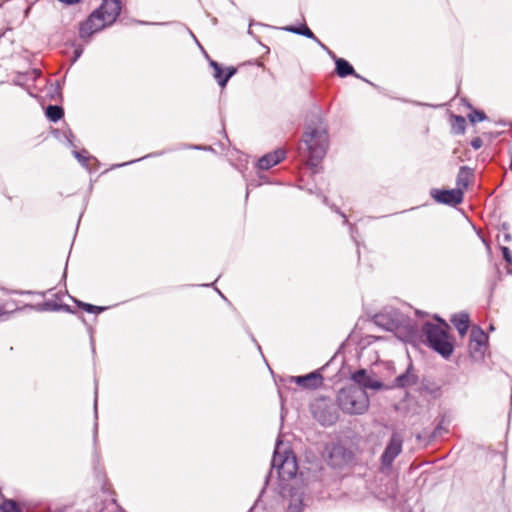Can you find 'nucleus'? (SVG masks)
Listing matches in <instances>:
<instances>
[{
  "mask_svg": "<svg viewBox=\"0 0 512 512\" xmlns=\"http://www.w3.org/2000/svg\"><path fill=\"white\" fill-rule=\"evenodd\" d=\"M210 66L214 69L213 77L221 87H225L229 79L236 73V68L229 67L224 73L221 65L214 61H210Z\"/></svg>",
  "mask_w": 512,
  "mask_h": 512,
  "instance_id": "f3484780",
  "label": "nucleus"
},
{
  "mask_svg": "<svg viewBox=\"0 0 512 512\" xmlns=\"http://www.w3.org/2000/svg\"><path fill=\"white\" fill-rule=\"evenodd\" d=\"M464 192L460 188L451 190L432 189L431 197L438 203L456 206L463 201Z\"/></svg>",
  "mask_w": 512,
  "mask_h": 512,
  "instance_id": "9b49d317",
  "label": "nucleus"
},
{
  "mask_svg": "<svg viewBox=\"0 0 512 512\" xmlns=\"http://www.w3.org/2000/svg\"><path fill=\"white\" fill-rule=\"evenodd\" d=\"M286 152L283 149H276L273 152H269L262 156L257 162V168L259 170H268L271 167L279 164L284 160Z\"/></svg>",
  "mask_w": 512,
  "mask_h": 512,
  "instance_id": "4468645a",
  "label": "nucleus"
},
{
  "mask_svg": "<svg viewBox=\"0 0 512 512\" xmlns=\"http://www.w3.org/2000/svg\"><path fill=\"white\" fill-rule=\"evenodd\" d=\"M402 446H403V438L402 436L394 432L392 433L381 457H380V464H381V470H388L392 467V464L394 460L400 455L402 452Z\"/></svg>",
  "mask_w": 512,
  "mask_h": 512,
  "instance_id": "6e6552de",
  "label": "nucleus"
},
{
  "mask_svg": "<svg viewBox=\"0 0 512 512\" xmlns=\"http://www.w3.org/2000/svg\"><path fill=\"white\" fill-rule=\"evenodd\" d=\"M483 141L480 137H476L471 141V146L473 149L478 150L482 147Z\"/></svg>",
  "mask_w": 512,
  "mask_h": 512,
  "instance_id": "c756f323",
  "label": "nucleus"
},
{
  "mask_svg": "<svg viewBox=\"0 0 512 512\" xmlns=\"http://www.w3.org/2000/svg\"><path fill=\"white\" fill-rule=\"evenodd\" d=\"M501 252H502V255H503V258L505 259V261L507 263H509L510 265H512V255H511L510 249L506 246H502Z\"/></svg>",
  "mask_w": 512,
  "mask_h": 512,
  "instance_id": "cd10ccee",
  "label": "nucleus"
},
{
  "mask_svg": "<svg viewBox=\"0 0 512 512\" xmlns=\"http://www.w3.org/2000/svg\"><path fill=\"white\" fill-rule=\"evenodd\" d=\"M282 442L277 441L274 455L271 461V471L266 479L269 484L273 472L278 477V494L283 502H287V512H302L304 508L305 485L297 477L298 465L296 457L289 449L281 452Z\"/></svg>",
  "mask_w": 512,
  "mask_h": 512,
  "instance_id": "f257e3e1",
  "label": "nucleus"
},
{
  "mask_svg": "<svg viewBox=\"0 0 512 512\" xmlns=\"http://www.w3.org/2000/svg\"><path fill=\"white\" fill-rule=\"evenodd\" d=\"M33 307L37 311H48V310L58 311L62 308V305L48 301V302H44L43 304H39V305L33 306Z\"/></svg>",
  "mask_w": 512,
  "mask_h": 512,
  "instance_id": "b1692460",
  "label": "nucleus"
},
{
  "mask_svg": "<svg viewBox=\"0 0 512 512\" xmlns=\"http://www.w3.org/2000/svg\"><path fill=\"white\" fill-rule=\"evenodd\" d=\"M468 118L471 123L481 122L486 119V114L483 111L474 110L468 115Z\"/></svg>",
  "mask_w": 512,
  "mask_h": 512,
  "instance_id": "393cba45",
  "label": "nucleus"
},
{
  "mask_svg": "<svg viewBox=\"0 0 512 512\" xmlns=\"http://www.w3.org/2000/svg\"><path fill=\"white\" fill-rule=\"evenodd\" d=\"M417 381L418 376L414 371L412 363H410L406 371L395 378L393 386L397 388H407L415 385Z\"/></svg>",
  "mask_w": 512,
  "mask_h": 512,
  "instance_id": "2eb2a0df",
  "label": "nucleus"
},
{
  "mask_svg": "<svg viewBox=\"0 0 512 512\" xmlns=\"http://www.w3.org/2000/svg\"><path fill=\"white\" fill-rule=\"evenodd\" d=\"M249 512H253V510H250Z\"/></svg>",
  "mask_w": 512,
  "mask_h": 512,
  "instance_id": "58836bf2",
  "label": "nucleus"
},
{
  "mask_svg": "<svg viewBox=\"0 0 512 512\" xmlns=\"http://www.w3.org/2000/svg\"><path fill=\"white\" fill-rule=\"evenodd\" d=\"M265 490H266V487L262 490L261 496L263 495V493H265Z\"/></svg>",
  "mask_w": 512,
  "mask_h": 512,
  "instance_id": "4c0bfd02",
  "label": "nucleus"
},
{
  "mask_svg": "<svg viewBox=\"0 0 512 512\" xmlns=\"http://www.w3.org/2000/svg\"><path fill=\"white\" fill-rule=\"evenodd\" d=\"M337 213H339L343 219H344V224H348V220L346 218V215L344 213H341L337 208L334 209Z\"/></svg>",
  "mask_w": 512,
  "mask_h": 512,
  "instance_id": "72a5a7b5",
  "label": "nucleus"
},
{
  "mask_svg": "<svg viewBox=\"0 0 512 512\" xmlns=\"http://www.w3.org/2000/svg\"><path fill=\"white\" fill-rule=\"evenodd\" d=\"M84 153H87L86 150H83L82 152L79 151H73L74 157L83 165L87 166V162L89 161L90 157L85 156Z\"/></svg>",
  "mask_w": 512,
  "mask_h": 512,
  "instance_id": "bb28decb",
  "label": "nucleus"
},
{
  "mask_svg": "<svg viewBox=\"0 0 512 512\" xmlns=\"http://www.w3.org/2000/svg\"><path fill=\"white\" fill-rule=\"evenodd\" d=\"M93 443H94L95 452H97V450H98V423H97V421L95 422L94 429H93Z\"/></svg>",
  "mask_w": 512,
  "mask_h": 512,
  "instance_id": "c85d7f7f",
  "label": "nucleus"
},
{
  "mask_svg": "<svg viewBox=\"0 0 512 512\" xmlns=\"http://www.w3.org/2000/svg\"><path fill=\"white\" fill-rule=\"evenodd\" d=\"M487 342L488 335L480 327H473L470 332L469 351L474 360H483Z\"/></svg>",
  "mask_w": 512,
  "mask_h": 512,
  "instance_id": "1a4fd4ad",
  "label": "nucleus"
},
{
  "mask_svg": "<svg viewBox=\"0 0 512 512\" xmlns=\"http://www.w3.org/2000/svg\"><path fill=\"white\" fill-rule=\"evenodd\" d=\"M97 396H98V388L95 387V399H94V413H95V419L97 420L98 414H97Z\"/></svg>",
  "mask_w": 512,
  "mask_h": 512,
  "instance_id": "473e14b6",
  "label": "nucleus"
},
{
  "mask_svg": "<svg viewBox=\"0 0 512 512\" xmlns=\"http://www.w3.org/2000/svg\"><path fill=\"white\" fill-rule=\"evenodd\" d=\"M339 408L346 414L360 415L367 411L369 398L366 390L356 385L342 388L337 394Z\"/></svg>",
  "mask_w": 512,
  "mask_h": 512,
  "instance_id": "20e7f679",
  "label": "nucleus"
},
{
  "mask_svg": "<svg viewBox=\"0 0 512 512\" xmlns=\"http://www.w3.org/2000/svg\"><path fill=\"white\" fill-rule=\"evenodd\" d=\"M504 240H505L506 242L511 241V235H510V234H508V233H505V234H504Z\"/></svg>",
  "mask_w": 512,
  "mask_h": 512,
  "instance_id": "e433bc0d",
  "label": "nucleus"
},
{
  "mask_svg": "<svg viewBox=\"0 0 512 512\" xmlns=\"http://www.w3.org/2000/svg\"><path fill=\"white\" fill-rule=\"evenodd\" d=\"M451 322L453 323V325L458 330L461 336H464L467 333L469 329V316L467 313L455 314L451 318Z\"/></svg>",
  "mask_w": 512,
  "mask_h": 512,
  "instance_id": "6ab92c4d",
  "label": "nucleus"
},
{
  "mask_svg": "<svg viewBox=\"0 0 512 512\" xmlns=\"http://www.w3.org/2000/svg\"><path fill=\"white\" fill-rule=\"evenodd\" d=\"M121 12L120 0H103L98 9L80 24L79 36L88 42L89 38L105 27L112 25Z\"/></svg>",
  "mask_w": 512,
  "mask_h": 512,
  "instance_id": "7ed1b4c3",
  "label": "nucleus"
},
{
  "mask_svg": "<svg viewBox=\"0 0 512 512\" xmlns=\"http://www.w3.org/2000/svg\"><path fill=\"white\" fill-rule=\"evenodd\" d=\"M77 306L88 313H100L105 310V307L95 306L89 303H85L79 300H74Z\"/></svg>",
  "mask_w": 512,
  "mask_h": 512,
  "instance_id": "5701e85b",
  "label": "nucleus"
},
{
  "mask_svg": "<svg viewBox=\"0 0 512 512\" xmlns=\"http://www.w3.org/2000/svg\"><path fill=\"white\" fill-rule=\"evenodd\" d=\"M352 380L355 382L354 385L362 387V389L370 388L377 390L382 384L378 381H374L369 375H367L364 369H360L352 374Z\"/></svg>",
  "mask_w": 512,
  "mask_h": 512,
  "instance_id": "dca6fc26",
  "label": "nucleus"
},
{
  "mask_svg": "<svg viewBox=\"0 0 512 512\" xmlns=\"http://www.w3.org/2000/svg\"><path fill=\"white\" fill-rule=\"evenodd\" d=\"M283 30L285 31H288L290 33H294V34H298V35H302V36H305L309 39H312L314 40L322 49L324 50H328V47L322 43L316 36L315 34L310 30V28L305 25V24H302L300 26H293V25H289V26H286V27H283Z\"/></svg>",
  "mask_w": 512,
  "mask_h": 512,
  "instance_id": "a211bd4d",
  "label": "nucleus"
},
{
  "mask_svg": "<svg viewBox=\"0 0 512 512\" xmlns=\"http://www.w3.org/2000/svg\"><path fill=\"white\" fill-rule=\"evenodd\" d=\"M323 369L324 367L306 375L292 377V381L306 389H317L323 383V376L321 374V370Z\"/></svg>",
  "mask_w": 512,
  "mask_h": 512,
  "instance_id": "f8f14e48",
  "label": "nucleus"
},
{
  "mask_svg": "<svg viewBox=\"0 0 512 512\" xmlns=\"http://www.w3.org/2000/svg\"><path fill=\"white\" fill-rule=\"evenodd\" d=\"M64 115V111L62 107L58 105H49L46 108V116L47 118L52 122H57L60 120Z\"/></svg>",
  "mask_w": 512,
  "mask_h": 512,
  "instance_id": "412c9836",
  "label": "nucleus"
},
{
  "mask_svg": "<svg viewBox=\"0 0 512 512\" xmlns=\"http://www.w3.org/2000/svg\"><path fill=\"white\" fill-rule=\"evenodd\" d=\"M374 323L387 331H393L406 325L408 318L397 308L392 306L384 307L373 317Z\"/></svg>",
  "mask_w": 512,
  "mask_h": 512,
  "instance_id": "423d86ee",
  "label": "nucleus"
},
{
  "mask_svg": "<svg viewBox=\"0 0 512 512\" xmlns=\"http://www.w3.org/2000/svg\"><path fill=\"white\" fill-rule=\"evenodd\" d=\"M83 53V48L82 47H77L75 50H74V59L73 61H76Z\"/></svg>",
  "mask_w": 512,
  "mask_h": 512,
  "instance_id": "2f4dec72",
  "label": "nucleus"
},
{
  "mask_svg": "<svg viewBox=\"0 0 512 512\" xmlns=\"http://www.w3.org/2000/svg\"><path fill=\"white\" fill-rule=\"evenodd\" d=\"M443 325L442 327L431 322H426L422 327V332L430 348L443 358H449L454 348L452 343L448 340V325L445 323H443Z\"/></svg>",
  "mask_w": 512,
  "mask_h": 512,
  "instance_id": "39448f33",
  "label": "nucleus"
},
{
  "mask_svg": "<svg viewBox=\"0 0 512 512\" xmlns=\"http://www.w3.org/2000/svg\"><path fill=\"white\" fill-rule=\"evenodd\" d=\"M473 177V171L468 166H461L457 175L456 184L457 188L466 189Z\"/></svg>",
  "mask_w": 512,
  "mask_h": 512,
  "instance_id": "aec40b11",
  "label": "nucleus"
},
{
  "mask_svg": "<svg viewBox=\"0 0 512 512\" xmlns=\"http://www.w3.org/2000/svg\"><path fill=\"white\" fill-rule=\"evenodd\" d=\"M314 418L323 426H331L338 420V412L332 403L317 401L312 409Z\"/></svg>",
  "mask_w": 512,
  "mask_h": 512,
  "instance_id": "9d476101",
  "label": "nucleus"
},
{
  "mask_svg": "<svg viewBox=\"0 0 512 512\" xmlns=\"http://www.w3.org/2000/svg\"><path fill=\"white\" fill-rule=\"evenodd\" d=\"M61 309H63L66 312H70V313L73 312L72 309L70 308V306H68V305H62Z\"/></svg>",
  "mask_w": 512,
  "mask_h": 512,
  "instance_id": "f704fd0d",
  "label": "nucleus"
},
{
  "mask_svg": "<svg viewBox=\"0 0 512 512\" xmlns=\"http://www.w3.org/2000/svg\"><path fill=\"white\" fill-rule=\"evenodd\" d=\"M303 143L308 150L311 165L317 166L328 148L327 127L320 111L313 114V118L309 120L303 135Z\"/></svg>",
  "mask_w": 512,
  "mask_h": 512,
  "instance_id": "f03ea898",
  "label": "nucleus"
},
{
  "mask_svg": "<svg viewBox=\"0 0 512 512\" xmlns=\"http://www.w3.org/2000/svg\"><path fill=\"white\" fill-rule=\"evenodd\" d=\"M324 458L333 468H341L351 461L352 453L339 443H331L325 447Z\"/></svg>",
  "mask_w": 512,
  "mask_h": 512,
  "instance_id": "0eeeda50",
  "label": "nucleus"
},
{
  "mask_svg": "<svg viewBox=\"0 0 512 512\" xmlns=\"http://www.w3.org/2000/svg\"><path fill=\"white\" fill-rule=\"evenodd\" d=\"M466 128V120L463 116H453L452 130L456 134H463Z\"/></svg>",
  "mask_w": 512,
  "mask_h": 512,
  "instance_id": "4be33fe9",
  "label": "nucleus"
},
{
  "mask_svg": "<svg viewBox=\"0 0 512 512\" xmlns=\"http://www.w3.org/2000/svg\"><path fill=\"white\" fill-rule=\"evenodd\" d=\"M68 134H69V135H67L66 137H67V139H68V141H69L70 145H71V146H73V144H72V140H71V138L73 137V134H72V132H71L70 130H69Z\"/></svg>",
  "mask_w": 512,
  "mask_h": 512,
  "instance_id": "c9c22d12",
  "label": "nucleus"
},
{
  "mask_svg": "<svg viewBox=\"0 0 512 512\" xmlns=\"http://www.w3.org/2000/svg\"><path fill=\"white\" fill-rule=\"evenodd\" d=\"M328 54L335 60L336 65V73L339 77L344 78L347 76H354L356 78L362 79L363 81L369 83L372 85L370 81L367 79L361 77L359 74H357L353 68V66L345 59L343 58H337L335 54L331 50H326Z\"/></svg>",
  "mask_w": 512,
  "mask_h": 512,
  "instance_id": "ddd939ff",
  "label": "nucleus"
},
{
  "mask_svg": "<svg viewBox=\"0 0 512 512\" xmlns=\"http://www.w3.org/2000/svg\"><path fill=\"white\" fill-rule=\"evenodd\" d=\"M1 507H4L3 512H21V510L18 507V505L16 504V502H14L12 500L4 501L1 504Z\"/></svg>",
  "mask_w": 512,
  "mask_h": 512,
  "instance_id": "a878e982",
  "label": "nucleus"
},
{
  "mask_svg": "<svg viewBox=\"0 0 512 512\" xmlns=\"http://www.w3.org/2000/svg\"><path fill=\"white\" fill-rule=\"evenodd\" d=\"M156 155H161V153H151V154H148V155H146V156H144L142 158H139L137 160H131V161L123 163V164H118L115 167H121V166H125V165H128V164H132V163L140 161V160H142L144 158L153 157V156H156Z\"/></svg>",
  "mask_w": 512,
  "mask_h": 512,
  "instance_id": "7c9ffc66",
  "label": "nucleus"
}]
</instances>
